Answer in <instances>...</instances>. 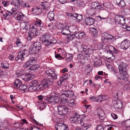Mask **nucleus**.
I'll return each mask as SVG.
<instances>
[{"mask_svg": "<svg viewBox=\"0 0 130 130\" xmlns=\"http://www.w3.org/2000/svg\"><path fill=\"white\" fill-rule=\"evenodd\" d=\"M54 13L52 11H50L47 14V18L51 21H54Z\"/></svg>", "mask_w": 130, "mask_h": 130, "instance_id": "obj_30", "label": "nucleus"}, {"mask_svg": "<svg viewBox=\"0 0 130 130\" xmlns=\"http://www.w3.org/2000/svg\"><path fill=\"white\" fill-rule=\"evenodd\" d=\"M45 75L47 76L48 78H44L43 81L44 85H41L45 88H47L50 85H52L54 81L57 78L58 74L55 72L51 71L50 70H47L44 72Z\"/></svg>", "mask_w": 130, "mask_h": 130, "instance_id": "obj_2", "label": "nucleus"}, {"mask_svg": "<svg viewBox=\"0 0 130 130\" xmlns=\"http://www.w3.org/2000/svg\"><path fill=\"white\" fill-rule=\"evenodd\" d=\"M58 110L59 114L61 115H66L68 112V108L63 106H58Z\"/></svg>", "mask_w": 130, "mask_h": 130, "instance_id": "obj_14", "label": "nucleus"}, {"mask_svg": "<svg viewBox=\"0 0 130 130\" xmlns=\"http://www.w3.org/2000/svg\"><path fill=\"white\" fill-rule=\"evenodd\" d=\"M32 12L35 13V14L38 15L41 13L42 11L41 8L36 7L35 8L32 9Z\"/></svg>", "mask_w": 130, "mask_h": 130, "instance_id": "obj_26", "label": "nucleus"}, {"mask_svg": "<svg viewBox=\"0 0 130 130\" xmlns=\"http://www.w3.org/2000/svg\"><path fill=\"white\" fill-rule=\"evenodd\" d=\"M98 3L97 2H92L91 4V8L92 9H95L97 6Z\"/></svg>", "mask_w": 130, "mask_h": 130, "instance_id": "obj_42", "label": "nucleus"}, {"mask_svg": "<svg viewBox=\"0 0 130 130\" xmlns=\"http://www.w3.org/2000/svg\"><path fill=\"white\" fill-rule=\"evenodd\" d=\"M30 67L32 66L35 65L36 63V61L34 58H30L28 61Z\"/></svg>", "mask_w": 130, "mask_h": 130, "instance_id": "obj_33", "label": "nucleus"}, {"mask_svg": "<svg viewBox=\"0 0 130 130\" xmlns=\"http://www.w3.org/2000/svg\"><path fill=\"white\" fill-rule=\"evenodd\" d=\"M14 7L13 8L12 7V9L11 10L13 12V13L14 12H15L17 11H18L19 10L20 7H19L18 6H14Z\"/></svg>", "mask_w": 130, "mask_h": 130, "instance_id": "obj_50", "label": "nucleus"}, {"mask_svg": "<svg viewBox=\"0 0 130 130\" xmlns=\"http://www.w3.org/2000/svg\"><path fill=\"white\" fill-rule=\"evenodd\" d=\"M114 18V24L116 25L118 24L121 25L125 23V18L122 15H115Z\"/></svg>", "mask_w": 130, "mask_h": 130, "instance_id": "obj_7", "label": "nucleus"}, {"mask_svg": "<svg viewBox=\"0 0 130 130\" xmlns=\"http://www.w3.org/2000/svg\"><path fill=\"white\" fill-rule=\"evenodd\" d=\"M21 1L19 0H12L11 1V4L14 6H18L20 7V3Z\"/></svg>", "mask_w": 130, "mask_h": 130, "instance_id": "obj_27", "label": "nucleus"}, {"mask_svg": "<svg viewBox=\"0 0 130 130\" xmlns=\"http://www.w3.org/2000/svg\"><path fill=\"white\" fill-rule=\"evenodd\" d=\"M111 116L114 119H116L118 118L116 114L113 113L111 114Z\"/></svg>", "mask_w": 130, "mask_h": 130, "instance_id": "obj_61", "label": "nucleus"}, {"mask_svg": "<svg viewBox=\"0 0 130 130\" xmlns=\"http://www.w3.org/2000/svg\"><path fill=\"white\" fill-rule=\"evenodd\" d=\"M94 66L96 67H99L101 65L102 63L101 60L100 59L96 58L94 60Z\"/></svg>", "mask_w": 130, "mask_h": 130, "instance_id": "obj_24", "label": "nucleus"}, {"mask_svg": "<svg viewBox=\"0 0 130 130\" xmlns=\"http://www.w3.org/2000/svg\"><path fill=\"white\" fill-rule=\"evenodd\" d=\"M27 86H26L25 85L23 84L21 88H20V89L24 91H25L26 89H27Z\"/></svg>", "mask_w": 130, "mask_h": 130, "instance_id": "obj_56", "label": "nucleus"}, {"mask_svg": "<svg viewBox=\"0 0 130 130\" xmlns=\"http://www.w3.org/2000/svg\"><path fill=\"white\" fill-rule=\"evenodd\" d=\"M119 6L121 7H124L125 5V4L123 0H122L118 4Z\"/></svg>", "mask_w": 130, "mask_h": 130, "instance_id": "obj_53", "label": "nucleus"}, {"mask_svg": "<svg viewBox=\"0 0 130 130\" xmlns=\"http://www.w3.org/2000/svg\"><path fill=\"white\" fill-rule=\"evenodd\" d=\"M66 60L67 61H69L72 60L73 58V56L71 54H69L67 56Z\"/></svg>", "mask_w": 130, "mask_h": 130, "instance_id": "obj_43", "label": "nucleus"}, {"mask_svg": "<svg viewBox=\"0 0 130 130\" xmlns=\"http://www.w3.org/2000/svg\"><path fill=\"white\" fill-rule=\"evenodd\" d=\"M32 30L33 31V32L30 31L28 32L27 39L28 41L30 40L32 38L34 37L35 36H36L38 35V32L37 33V27L36 26H32Z\"/></svg>", "mask_w": 130, "mask_h": 130, "instance_id": "obj_11", "label": "nucleus"}, {"mask_svg": "<svg viewBox=\"0 0 130 130\" xmlns=\"http://www.w3.org/2000/svg\"><path fill=\"white\" fill-rule=\"evenodd\" d=\"M68 27L67 26L63 28L61 31V33L64 35L68 36L70 34V31L68 29Z\"/></svg>", "mask_w": 130, "mask_h": 130, "instance_id": "obj_21", "label": "nucleus"}, {"mask_svg": "<svg viewBox=\"0 0 130 130\" xmlns=\"http://www.w3.org/2000/svg\"><path fill=\"white\" fill-rule=\"evenodd\" d=\"M121 124L123 126H125L127 128L125 129H127L128 130H129V127L130 125V120H127L122 122H121Z\"/></svg>", "mask_w": 130, "mask_h": 130, "instance_id": "obj_28", "label": "nucleus"}, {"mask_svg": "<svg viewBox=\"0 0 130 130\" xmlns=\"http://www.w3.org/2000/svg\"><path fill=\"white\" fill-rule=\"evenodd\" d=\"M112 48H113V51H111L110 50H109L110 51V52H111V53H117V52H118V51L115 48L112 46H111Z\"/></svg>", "mask_w": 130, "mask_h": 130, "instance_id": "obj_54", "label": "nucleus"}, {"mask_svg": "<svg viewBox=\"0 0 130 130\" xmlns=\"http://www.w3.org/2000/svg\"><path fill=\"white\" fill-rule=\"evenodd\" d=\"M98 17L101 20L102 19H105L106 21H105V22L106 23H109L111 22V19L108 17L104 18L103 17H101L99 15Z\"/></svg>", "mask_w": 130, "mask_h": 130, "instance_id": "obj_37", "label": "nucleus"}, {"mask_svg": "<svg viewBox=\"0 0 130 130\" xmlns=\"http://www.w3.org/2000/svg\"><path fill=\"white\" fill-rule=\"evenodd\" d=\"M29 67H30V65L28 61L23 66V67L24 68H28Z\"/></svg>", "mask_w": 130, "mask_h": 130, "instance_id": "obj_63", "label": "nucleus"}, {"mask_svg": "<svg viewBox=\"0 0 130 130\" xmlns=\"http://www.w3.org/2000/svg\"><path fill=\"white\" fill-rule=\"evenodd\" d=\"M39 66L38 64H35V65L32 66L30 67V69L32 70H36L39 68Z\"/></svg>", "mask_w": 130, "mask_h": 130, "instance_id": "obj_48", "label": "nucleus"}, {"mask_svg": "<svg viewBox=\"0 0 130 130\" xmlns=\"http://www.w3.org/2000/svg\"><path fill=\"white\" fill-rule=\"evenodd\" d=\"M55 57L59 59L60 60V58H63V57L61 56L60 55V54H58L56 52H55Z\"/></svg>", "mask_w": 130, "mask_h": 130, "instance_id": "obj_49", "label": "nucleus"}, {"mask_svg": "<svg viewBox=\"0 0 130 130\" xmlns=\"http://www.w3.org/2000/svg\"><path fill=\"white\" fill-rule=\"evenodd\" d=\"M27 24L26 22H21L20 24V26L23 29L25 28V29H29V25L28 24V23H27Z\"/></svg>", "mask_w": 130, "mask_h": 130, "instance_id": "obj_32", "label": "nucleus"}, {"mask_svg": "<svg viewBox=\"0 0 130 130\" xmlns=\"http://www.w3.org/2000/svg\"><path fill=\"white\" fill-rule=\"evenodd\" d=\"M25 57L23 55L21 52H19L18 55L17 57H16L15 59L16 61H18L19 59H20L21 60H23Z\"/></svg>", "mask_w": 130, "mask_h": 130, "instance_id": "obj_29", "label": "nucleus"}, {"mask_svg": "<svg viewBox=\"0 0 130 130\" xmlns=\"http://www.w3.org/2000/svg\"><path fill=\"white\" fill-rule=\"evenodd\" d=\"M14 124L16 125L17 127H21V125H23V122H20L19 123H15Z\"/></svg>", "mask_w": 130, "mask_h": 130, "instance_id": "obj_60", "label": "nucleus"}, {"mask_svg": "<svg viewBox=\"0 0 130 130\" xmlns=\"http://www.w3.org/2000/svg\"><path fill=\"white\" fill-rule=\"evenodd\" d=\"M92 32L93 35L95 36H97L98 34L97 30L94 28H92Z\"/></svg>", "mask_w": 130, "mask_h": 130, "instance_id": "obj_47", "label": "nucleus"}, {"mask_svg": "<svg viewBox=\"0 0 130 130\" xmlns=\"http://www.w3.org/2000/svg\"><path fill=\"white\" fill-rule=\"evenodd\" d=\"M21 53L25 57L28 56L29 55L30 53H31L30 52H29V51L25 50H24L23 52H22Z\"/></svg>", "mask_w": 130, "mask_h": 130, "instance_id": "obj_41", "label": "nucleus"}, {"mask_svg": "<svg viewBox=\"0 0 130 130\" xmlns=\"http://www.w3.org/2000/svg\"><path fill=\"white\" fill-rule=\"evenodd\" d=\"M34 75L27 74L23 78V79L25 81H28L34 79Z\"/></svg>", "mask_w": 130, "mask_h": 130, "instance_id": "obj_23", "label": "nucleus"}, {"mask_svg": "<svg viewBox=\"0 0 130 130\" xmlns=\"http://www.w3.org/2000/svg\"><path fill=\"white\" fill-rule=\"evenodd\" d=\"M50 37V35L48 33H46L43 35L40 38L41 41L46 45L48 47H50V46H52L54 44V43L51 41L50 42L49 40Z\"/></svg>", "mask_w": 130, "mask_h": 130, "instance_id": "obj_5", "label": "nucleus"}, {"mask_svg": "<svg viewBox=\"0 0 130 130\" xmlns=\"http://www.w3.org/2000/svg\"><path fill=\"white\" fill-rule=\"evenodd\" d=\"M41 49V43L40 42H35L32 45V48L30 50L31 54L38 52Z\"/></svg>", "mask_w": 130, "mask_h": 130, "instance_id": "obj_8", "label": "nucleus"}, {"mask_svg": "<svg viewBox=\"0 0 130 130\" xmlns=\"http://www.w3.org/2000/svg\"><path fill=\"white\" fill-rule=\"evenodd\" d=\"M89 58V57H87V56L84 55L83 58H82L80 59H79V61H80V62L81 63L83 64L85 63L87 61Z\"/></svg>", "mask_w": 130, "mask_h": 130, "instance_id": "obj_36", "label": "nucleus"}, {"mask_svg": "<svg viewBox=\"0 0 130 130\" xmlns=\"http://www.w3.org/2000/svg\"><path fill=\"white\" fill-rule=\"evenodd\" d=\"M17 46L18 47H20L22 45V44L21 42L20 39L18 38L17 39L15 43Z\"/></svg>", "mask_w": 130, "mask_h": 130, "instance_id": "obj_46", "label": "nucleus"}, {"mask_svg": "<svg viewBox=\"0 0 130 130\" xmlns=\"http://www.w3.org/2000/svg\"><path fill=\"white\" fill-rule=\"evenodd\" d=\"M109 4L108 3H103V5L105 7L108 8L109 7Z\"/></svg>", "mask_w": 130, "mask_h": 130, "instance_id": "obj_64", "label": "nucleus"}, {"mask_svg": "<svg viewBox=\"0 0 130 130\" xmlns=\"http://www.w3.org/2000/svg\"><path fill=\"white\" fill-rule=\"evenodd\" d=\"M85 123L84 125H81V127L80 128L81 130H86L88 129L89 128L91 127L90 125H86V122L85 120Z\"/></svg>", "mask_w": 130, "mask_h": 130, "instance_id": "obj_39", "label": "nucleus"}, {"mask_svg": "<svg viewBox=\"0 0 130 130\" xmlns=\"http://www.w3.org/2000/svg\"><path fill=\"white\" fill-rule=\"evenodd\" d=\"M2 3L5 7L7 6L9 4V2L8 1H4L2 2Z\"/></svg>", "mask_w": 130, "mask_h": 130, "instance_id": "obj_57", "label": "nucleus"}, {"mask_svg": "<svg viewBox=\"0 0 130 130\" xmlns=\"http://www.w3.org/2000/svg\"><path fill=\"white\" fill-rule=\"evenodd\" d=\"M122 94V92L120 91H115L113 93V100L114 103L116 104V109H120L122 107V103L118 100L119 98Z\"/></svg>", "mask_w": 130, "mask_h": 130, "instance_id": "obj_4", "label": "nucleus"}, {"mask_svg": "<svg viewBox=\"0 0 130 130\" xmlns=\"http://www.w3.org/2000/svg\"><path fill=\"white\" fill-rule=\"evenodd\" d=\"M66 26V25L60 23L58 26V28L59 29L62 30L63 28H65Z\"/></svg>", "mask_w": 130, "mask_h": 130, "instance_id": "obj_51", "label": "nucleus"}, {"mask_svg": "<svg viewBox=\"0 0 130 130\" xmlns=\"http://www.w3.org/2000/svg\"><path fill=\"white\" fill-rule=\"evenodd\" d=\"M9 64L7 62H5L1 64V67L5 69H7L9 67Z\"/></svg>", "mask_w": 130, "mask_h": 130, "instance_id": "obj_40", "label": "nucleus"}, {"mask_svg": "<svg viewBox=\"0 0 130 130\" xmlns=\"http://www.w3.org/2000/svg\"><path fill=\"white\" fill-rule=\"evenodd\" d=\"M13 14V13L12 12H8V13H6L4 14L3 15L4 16V17L6 18V17L8 16H10Z\"/></svg>", "mask_w": 130, "mask_h": 130, "instance_id": "obj_52", "label": "nucleus"}, {"mask_svg": "<svg viewBox=\"0 0 130 130\" xmlns=\"http://www.w3.org/2000/svg\"><path fill=\"white\" fill-rule=\"evenodd\" d=\"M14 17L16 18L15 19L19 21H23L25 17V15L19 12L15 13Z\"/></svg>", "mask_w": 130, "mask_h": 130, "instance_id": "obj_16", "label": "nucleus"}, {"mask_svg": "<svg viewBox=\"0 0 130 130\" xmlns=\"http://www.w3.org/2000/svg\"><path fill=\"white\" fill-rule=\"evenodd\" d=\"M35 25L34 26H36L37 27L36 25L38 26H40L42 23V22L41 21V20L39 19H37L36 21L35 22Z\"/></svg>", "mask_w": 130, "mask_h": 130, "instance_id": "obj_44", "label": "nucleus"}, {"mask_svg": "<svg viewBox=\"0 0 130 130\" xmlns=\"http://www.w3.org/2000/svg\"><path fill=\"white\" fill-rule=\"evenodd\" d=\"M74 18L76 19H77L79 20V21H81L82 20L83 16L82 15L78 14H74Z\"/></svg>", "mask_w": 130, "mask_h": 130, "instance_id": "obj_34", "label": "nucleus"}, {"mask_svg": "<svg viewBox=\"0 0 130 130\" xmlns=\"http://www.w3.org/2000/svg\"><path fill=\"white\" fill-rule=\"evenodd\" d=\"M62 94V95L65 96L67 97H71L74 95L73 92L71 90L63 91V93Z\"/></svg>", "mask_w": 130, "mask_h": 130, "instance_id": "obj_19", "label": "nucleus"}, {"mask_svg": "<svg viewBox=\"0 0 130 130\" xmlns=\"http://www.w3.org/2000/svg\"><path fill=\"white\" fill-rule=\"evenodd\" d=\"M127 66V64L124 62H121L119 66V74L116 76L117 78V81L121 85H122L125 81L127 80V79L129 76L126 68Z\"/></svg>", "mask_w": 130, "mask_h": 130, "instance_id": "obj_1", "label": "nucleus"}, {"mask_svg": "<svg viewBox=\"0 0 130 130\" xmlns=\"http://www.w3.org/2000/svg\"><path fill=\"white\" fill-rule=\"evenodd\" d=\"M30 126H29L27 128V130H32L34 128H36V127L35 126L30 124Z\"/></svg>", "mask_w": 130, "mask_h": 130, "instance_id": "obj_55", "label": "nucleus"}, {"mask_svg": "<svg viewBox=\"0 0 130 130\" xmlns=\"http://www.w3.org/2000/svg\"><path fill=\"white\" fill-rule=\"evenodd\" d=\"M89 99H91L93 101H94L98 102V96L96 97L92 96L90 98H89Z\"/></svg>", "mask_w": 130, "mask_h": 130, "instance_id": "obj_59", "label": "nucleus"}, {"mask_svg": "<svg viewBox=\"0 0 130 130\" xmlns=\"http://www.w3.org/2000/svg\"><path fill=\"white\" fill-rule=\"evenodd\" d=\"M74 101L71 99L70 101L67 100L66 99L63 97L61 99V103H62L66 106H69L71 107H73L75 104Z\"/></svg>", "mask_w": 130, "mask_h": 130, "instance_id": "obj_12", "label": "nucleus"}, {"mask_svg": "<svg viewBox=\"0 0 130 130\" xmlns=\"http://www.w3.org/2000/svg\"><path fill=\"white\" fill-rule=\"evenodd\" d=\"M123 89L124 90H129L130 91V82L126 83L124 86Z\"/></svg>", "mask_w": 130, "mask_h": 130, "instance_id": "obj_35", "label": "nucleus"}, {"mask_svg": "<svg viewBox=\"0 0 130 130\" xmlns=\"http://www.w3.org/2000/svg\"><path fill=\"white\" fill-rule=\"evenodd\" d=\"M97 114L100 119L103 120L105 118L104 116H103V115H102L99 112V113H98Z\"/></svg>", "mask_w": 130, "mask_h": 130, "instance_id": "obj_58", "label": "nucleus"}, {"mask_svg": "<svg viewBox=\"0 0 130 130\" xmlns=\"http://www.w3.org/2000/svg\"><path fill=\"white\" fill-rule=\"evenodd\" d=\"M74 36L78 38H82L85 37L86 35L84 32H78L74 34Z\"/></svg>", "mask_w": 130, "mask_h": 130, "instance_id": "obj_20", "label": "nucleus"}, {"mask_svg": "<svg viewBox=\"0 0 130 130\" xmlns=\"http://www.w3.org/2000/svg\"><path fill=\"white\" fill-rule=\"evenodd\" d=\"M104 127L102 124L99 125L96 127V130H104Z\"/></svg>", "mask_w": 130, "mask_h": 130, "instance_id": "obj_45", "label": "nucleus"}, {"mask_svg": "<svg viewBox=\"0 0 130 130\" xmlns=\"http://www.w3.org/2000/svg\"><path fill=\"white\" fill-rule=\"evenodd\" d=\"M85 23L88 25H91L93 24L94 22V19L91 17H87L86 18L85 20Z\"/></svg>", "mask_w": 130, "mask_h": 130, "instance_id": "obj_18", "label": "nucleus"}, {"mask_svg": "<svg viewBox=\"0 0 130 130\" xmlns=\"http://www.w3.org/2000/svg\"><path fill=\"white\" fill-rule=\"evenodd\" d=\"M83 54H78L77 56V58L79 60L82 58H83Z\"/></svg>", "mask_w": 130, "mask_h": 130, "instance_id": "obj_62", "label": "nucleus"}, {"mask_svg": "<svg viewBox=\"0 0 130 130\" xmlns=\"http://www.w3.org/2000/svg\"><path fill=\"white\" fill-rule=\"evenodd\" d=\"M80 49V51L84 53V56H86L87 57H89L90 55L92 54L93 53V51L94 50V48L92 46H90L88 48H86V46L85 47L83 45H82Z\"/></svg>", "mask_w": 130, "mask_h": 130, "instance_id": "obj_6", "label": "nucleus"}, {"mask_svg": "<svg viewBox=\"0 0 130 130\" xmlns=\"http://www.w3.org/2000/svg\"><path fill=\"white\" fill-rule=\"evenodd\" d=\"M85 117L75 113L70 118V122L73 123L77 122L78 124L83 125L85 123Z\"/></svg>", "mask_w": 130, "mask_h": 130, "instance_id": "obj_3", "label": "nucleus"}, {"mask_svg": "<svg viewBox=\"0 0 130 130\" xmlns=\"http://www.w3.org/2000/svg\"><path fill=\"white\" fill-rule=\"evenodd\" d=\"M14 87L15 88H19L22 85V82L19 79L15 80L14 82Z\"/></svg>", "mask_w": 130, "mask_h": 130, "instance_id": "obj_22", "label": "nucleus"}, {"mask_svg": "<svg viewBox=\"0 0 130 130\" xmlns=\"http://www.w3.org/2000/svg\"><path fill=\"white\" fill-rule=\"evenodd\" d=\"M114 37L112 35L106 33H104L102 34L101 38V41L102 43H104L108 42L109 40H112L113 41L116 40Z\"/></svg>", "mask_w": 130, "mask_h": 130, "instance_id": "obj_9", "label": "nucleus"}, {"mask_svg": "<svg viewBox=\"0 0 130 130\" xmlns=\"http://www.w3.org/2000/svg\"><path fill=\"white\" fill-rule=\"evenodd\" d=\"M68 127L64 123L59 122L56 124L55 126V128L56 130H66Z\"/></svg>", "mask_w": 130, "mask_h": 130, "instance_id": "obj_15", "label": "nucleus"}, {"mask_svg": "<svg viewBox=\"0 0 130 130\" xmlns=\"http://www.w3.org/2000/svg\"><path fill=\"white\" fill-rule=\"evenodd\" d=\"M43 84L39 85V83L38 81L35 80H32L30 83L29 86H33L34 88H33L34 90H38L39 89H40L41 90H43L44 89H46V88H45L43 86H41V85H44V82Z\"/></svg>", "mask_w": 130, "mask_h": 130, "instance_id": "obj_10", "label": "nucleus"}, {"mask_svg": "<svg viewBox=\"0 0 130 130\" xmlns=\"http://www.w3.org/2000/svg\"><path fill=\"white\" fill-rule=\"evenodd\" d=\"M121 46L124 50H126L130 46V41L126 39L121 42Z\"/></svg>", "mask_w": 130, "mask_h": 130, "instance_id": "obj_17", "label": "nucleus"}, {"mask_svg": "<svg viewBox=\"0 0 130 130\" xmlns=\"http://www.w3.org/2000/svg\"><path fill=\"white\" fill-rule=\"evenodd\" d=\"M54 94H55V95H52L50 96L49 97L48 102L50 103L54 102L55 103H58L59 101V95L56 92H54Z\"/></svg>", "mask_w": 130, "mask_h": 130, "instance_id": "obj_13", "label": "nucleus"}, {"mask_svg": "<svg viewBox=\"0 0 130 130\" xmlns=\"http://www.w3.org/2000/svg\"><path fill=\"white\" fill-rule=\"evenodd\" d=\"M67 78H64L63 77H60L59 79V80L57 83V84L59 86H61L62 83L67 79Z\"/></svg>", "mask_w": 130, "mask_h": 130, "instance_id": "obj_38", "label": "nucleus"}, {"mask_svg": "<svg viewBox=\"0 0 130 130\" xmlns=\"http://www.w3.org/2000/svg\"><path fill=\"white\" fill-rule=\"evenodd\" d=\"M108 96L106 95H99L98 96V102H101L106 100L108 99Z\"/></svg>", "mask_w": 130, "mask_h": 130, "instance_id": "obj_25", "label": "nucleus"}, {"mask_svg": "<svg viewBox=\"0 0 130 130\" xmlns=\"http://www.w3.org/2000/svg\"><path fill=\"white\" fill-rule=\"evenodd\" d=\"M24 8H29L30 6L28 3L26 2L21 1L20 6Z\"/></svg>", "mask_w": 130, "mask_h": 130, "instance_id": "obj_31", "label": "nucleus"}]
</instances>
